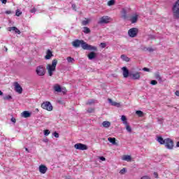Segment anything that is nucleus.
Instances as JSON below:
<instances>
[{
  "label": "nucleus",
  "instance_id": "f257e3e1",
  "mask_svg": "<svg viewBox=\"0 0 179 179\" xmlns=\"http://www.w3.org/2000/svg\"><path fill=\"white\" fill-rule=\"evenodd\" d=\"M72 45L75 48L81 47L83 50H87L88 51H97V47L87 44L83 40L76 39L72 42Z\"/></svg>",
  "mask_w": 179,
  "mask_h": 179
},
{
  "label": "nucleus",
  "instance_id": "f03ea898",
  "mask_svg": "<svg viewBox=\"0 0 179 179\" xmlns=\"http://www.w3.org/2000/svg\"><path fill=\"white\" fill-rule=\"evenodd\" d=\"M57 64H58V60L54 59L52 62V64L47 65L46 69L49 76H52V75H54V72H55V69H57Z\"/></svg>",
  "mask_w": 179,
  "mask_h": 179
},
{
  "label": "nucleus",
  "instance_id": "7ed1b4c3",
  "mask_svg": "<svg viewBox=\"0 0 179 179\" xmlns=\"http://www.w3.org/2000/svg\"><path fill=\"white\" fill-rule=\"evenodd\" d=\"M173 17L179 19V0H178L172 8Z\"/></svg>",
  "mask_w": 179,
  "mask_h": 179
},
{
  "label": "nucleus",
  "instance_id": "20e7f679",
  "mask_svg": "<svg viewBox=\"0 0 179 179\" xmlns=\"http://www.w3.org/2000/svg\"><path fill=\"white\" fill-rule=\"evenodd\" d=\"M36 72L38 76H44V75H45V67L43 65L38 66L36 67Z\"/></svg>",
  "mask_w": 179,
  "mask_h": 179
},
{
  "label": "nucleus",
  "instance_id": "39448f33",
  "mask_svg": "<svg viewBox=\"0 0 179 179\" xmlns=\"http://www.w3.org/2000/svg\"><path fill=\"white\" fill-rule=\"evenodd\" d=\"M164 145L166 149H169V150H171L174 148V141H173V140H171V138H166Z\"/></svg>",
  "mask_w": 179,
  "mask_h": 179
},
{
  "label": "nucleus",
  "instance_id": "423d86ee",
  "mask_svg": "<svg viewBox=\"0 0 179 179\" xmlns=\"http://www.w3.org/2000/svg\"><path fill=\"white\" fill-rule=\"evenodd\" d=\"M41 107L42 108H43V110H47V111H52V108H53L52 105L50 101L43 102L41 104Z\"/></svg>",
  "mask_w": 179,
  "mask_h": 179
},
{
  "label": "nucleus",
  "instance_id": "0eeeda50",
  "mask_svg": "<svg viewBox=\"0 0 179 179\" xmlns=\"http://www.w3.org/2000/svg\"><path fill=\"white\" fill-rule=\"evenodd\" d=\"M111 21V17L108 16H103L100 18L99 21L98 22V24H107V23H110Z\"/></svg>",
  "mask_w": 179,
  "mask_h": 179
},
{
  "label": "nucleus",
  "instance_id": "6e6552de",
  "mask_svg": "<svg viewBox=\"0 0 179 179\" xmlns=\"http://www.w3.org/2000/svg\"><path fill=\"white\" fill-rule=\"evenodd\" d=\"M75 149L78 150H87V145L82 143H76L74 145Z\"/></svg>",
  "mask_w": 179,
  "mask_h": 179
},
{
  "label": "nucleus",
  "instance_id": "1a4fd4ad",
  "mask_svg": "<svg viewBox=\"0 0 179 179\" xmlns=\"http://www.w3.org/2000/svg\"><path fill=\"white\" fill-rule=\"evenodd\" d=\"M138 28H131L129 30L128 34L129 37L134 38L138 35Z\"/></svg>",
  "mask_w": 179,
  "mask_h": 179
},
{
  "label": "nucleus",
  "instance_id": "9d476101",
  "mask_svg": "<svg viewBox=\"0 0 179 179\" xmlns=\"http://www.w3.org/2000/svg\"><path fill=\"white\" fill-rule=\"evenodd\" d=\"M121 17L124 20H127L128 19V9L122 8L121 11Z\"/></svg>",
  "mask_w": 179,
  "mask_h": 179
},
{
  "label": "nucleus",
  "instance_id": "9b49d317",
  "mask_svg": "<svg viewBox=\"0 0 179 179\" xmlns=\"http://www.w3.org/2000/svg\"><path fill=\"white\" fill-rule=\"evenodd\" d=\"M14 86L15 92H17V93H19L20 94H22L23 92V88H22V86H20V85L17 83H15Z\"/></svg>",
  "mask_w": 179,
  "mask_h": 179
},
{
  "label": "nucleus",
  "instance_id": "f8f14e48",
  "mask_svg": "<svg viewBox=\"0 0 179 179\" xmlns=\"http://www.w3.org/2000/svg\"><path fill=\"white\" fill-rule=\"evenodd\" d=\"M130 77L134 80H139L141 79V73H130Z\"/></svg>",
  "mask_w": 179,
  "mask_h": 179
},
{
  "label": "nucleus",
  "instance_id": "ddd939ff",
  "mask_svg": "<svg viewBox=\"0 0 179 179\" xmlns=\"http://www.w3.org/2000/svg\"><path fill=\"white\" fill-rule=\"evenodd\" d=\"M122 71H123L122 73L124 78H128V76H130L131 73H129V70H128L127 66L122 67Z\"/></svg>",
  "mask_w": 179,
  "mask_h": 179
},
{
  "label": "nucleus",
  "instance_id": "4468645a",
  "mask_svg": "<svg viewBox=\"0 0 179 179\" xmlns=\"http://www.w3.org/2000/svg\"><path fill=\"white\" fill-rule=\"evenodd\" d=\"M47 170H48V169L45 165H41L39 166V171L41 174H45V173H47Z\"/></svg>",
  "mask_w": 179,
  "mask_h": 179
},
{
  "label": "nucleus",
  "instance_id": "2eb2a0df",
  "mask_svg": "<svg viewBox=\"0 0 179 179\" xmlns=\"http://www.w3.org/2000/svg\"><path fill=\"white\" fill-rule=\"evenodd\" d=\"M52 57H54V55H52V52H51L50 50H48L46 55L45 56V59H51Z\"/></svg>",
  "mask_w": 179,
  "mask_h": 179
},
{
  "label": "nucleus",
  "instance_id": "dca6fc26",
  "mask_svg": "<svg viewBox=\"0 0 179 179\" xmlns=\"http://www.w3.org/2000/svg\"><path fill=\"white\" fill-rule=\"evenodd\" d=\"M22 117H24V118H29V117H31V113L27 110H25L22 112Z\"/></svg>",
  "mask_w": 179,
  "mask_h": 179
},
{
  "label": "nucleus",
  "instance_id": "f3484780",
  "mask_svg": "<svg viewBox=\"0 0 179 179\" xmlns=\"http://www.w3.org/2000/svg\"><path fill=\"white\" fill-rule=\"evenodd\" d=\"M54 90H55V92H57V93H61L62 92V88H61V85L56 84L54 86Z\"/></svg>",
  "mask_w": 179,
  "mask_h": 179
},
{
  "label": "nucleus",
  "instance_id": "a211bd4d",
  "mask_svg": "<svg viewBox=\"0 0 179 179\" xmlns=\"http://www.w3.org/2000/svg\"><path fill=\"white\" fill-rule=\"evenodd\" d=\"M108 102L111 103V106H114L115 107H120V103L113 101V99H108Z\"/></svg>",
  "mask_w": 179,
  "mask_h": 179
},
{
  "label": "nucleus",
  "instance_id": "6ab92c4d",
  "mask_svg": "<svg viewBox=\"0 0 179 179\" xmlns=\"http://www.w3.org/2000/svg\"><path fill=\"white\" fill-rule=\"evenodd\" d=\"M102 125L104 128H110V127H111V122L108 121H104L102 122Z\"/></svg>",
  "mask_w": 179,
  "mask_h": 179
},
{
  "label": "nucleus",
  "instance_id": "aec40b11",
  "mask_svg": "<svg viewBox=\"0 0 179 179\" xmlns=\"http://www.w3.org/2000/svg\"><path fill=\"white\" fill-rule=\"evenodd\" d=\"M138 15H135L134 16H132L131 17L130 21L131 22V23H136L138 22Z\"/></svg>",
  "mask_w": 179,
  "mask_h": 179
},
{
  "label": "nucleus",
  "instance_id": "412c9836",
  "mask_svg": "<svg viewBox=\"0 0 179 179\" xmlns=\"http://www.w3.org/2000/svg\"><path fill=\"white\" fill-rule=\"evenodd\" d=\"M157 142L160 143V145H164L166 143V139H163L162 136L157 137Z\"/></svg>",
  "mask_w": 179,
  "mask_h": 179
},
{
  "label": "nucleus",
  "instance_id": "4be33fe9",
  "mask_svg": "<svg viewBox=\"0 0 179 179\" xmlns=\"http://www.w3.org/2000/svg\"><path fill=\"white\" fill-rule=\"evenodd\" d=\"M89 59H94L96 58V53L94 52H91L88 55H87Z\"/></svg>",
  "mask_w": 179,
  "mask_h": 179
},
{
  "label": "nucleus",
  "instance_id": "5701e85b",
  "mask_svg": "<svg viewBox=\"0 0 179 179\" xmlns=\"http://www.w3.org/2000/svg\"><path fill=\"white\" fill-rule=\"evenodd\" d=\"M108 142L112 143V145H117V142L115 141V138L109 137L108 138Z\"/></svg>",
  "mask_w": 179,
  "mask_h": 179
},
{
  "label": "nucleus",
  "instance_id": "b1692460",
  "mask_svg": "<svg viewBox=\"0 0 179 179\" xmlns=\"http://www.w3.org/2000/svg\"><path fill=\"white\" fill-rule=\"evenodd\" d=\"M121 59L126 62H129V61H131V59H129V57H127L125 55H122Z\"/></svg>",
  "mask_w": 179,
  "mask_h": 179
},
{
  "label": "nucleus",
  "instance_id": "393cba45",
  "mask_svg": "<svg viewBox=\"0 0 179 179\" xmlns=\"http://www.w3.org/2000/svg\"><path fill=\"white\" fill-rule=\"evenodd\" d=\"M132 158L130 155H124L122 158V160H124L125 162H131Z\"/></svg>",
  "mask_w": 179,
  "mask_h": 179
},
{
  "label": "nucleus",
  "instance_id": "a878e982",
  "mask_svg": "<svg viewBox=\"0 0 179 179\" xmlns=\"http://www.w3.org/2000/svg\"><path fill=\"white\" fill-rule=\"evenodd\" d=\"M155 79H157V80H159V82L162 81V76H160V73H159V72L155 73Z\"/></svg>",
  "mask_w": 179,
  "mask_h": 179
},
{
  "label": "nucleus",
  "instance_id": "bb28decb",
  "mask_svg": "<svg viewBox=\"0 0 179 179\" xmlns=\"http://www.w3.org/2000/svg\"><path fill=\"white\" fill-rule=\"evenodd\" d=\"M83 31V33H85V34H89V33H90V29H89V27H84Z\"/></svg>",
  "mask_w": 179,
  "mask_h": 179
},
{
  "label": "nucleus",
  "instance_id": "cd10ccee",
  "mask_svg": "<svg viewBox=\"0 0 179 179\" xmlns=\"http://www.w3.org/2000/svg\"><path fill=\"white\" fill-rule=\"evenodd\" d=\"M121 120L124 125H127V124H128V122L127 121V117L125 115H122Z\"/></svg>",
  "mask_w": 179,
  "mask_h": 179
},
{
  "label": "nucleus",
  "instance_id": "c85d7f7f",
  "mask_svg": "<svg viewBox=\"0 0 179 179\" xmlns=\"http://www.w3.org/2000/svg\"><path fill=\"white\" fill-rule=\"evenodd\" d=\"M125 125H126V129H127V132H129V133L132 132V129L131 128V126H129V124H128V123H127V124H125Z\"/></svg>",
  "mask_w": 179,
  "mask_h": 179
},
{
  "label": "nucleus",
  "instance_id": "c756f323",
  "mask_svg": "<svg viewBox=\"0 0 179 179\" xmlns=\"http://www.w3.org/2000/svg\"><path fill=\"white\" fill-rule=\"evenodd\" d=\"M67 62L71 64H73V62H75V59L71 57H67Z\"/></svg>",
  "mask_w": 179,
  "mask_h": 179
},
{
  "label": "nucleus",
  "instance_id": "7c9ffc66",
  "mask_svg": "<svg viewBox=\"0 0 179 179\" xmlns=\"http://www.w3.org/2000/svg\"><path fill=\"white\" fill-rule=\"evenodd\" d=\"M136 114L138 115V117H143V112L142 110H136Z\"/></svg>",
  "mask_w": 179,
  "mask_h": 179
},
{
  "label": "nucleus",
  "instance_id": "2f4dec72",
  "mask_svg": "<svg viewBox=\"0 0 179 179\" xmlns=\"http://www.w3.org/2000/svg\"><path fill=\"white\" fill-rule=\"evenodd\" d=\"M94 102H95V101L94 99H90V100L87 101L86 104L87 106H91V104H94Z\"/></svg>",
  "mask_w": 179,
  "mask_h": 179
},
{
  "label": "nucleus",
  "instance_id": "473e14b6",
  "mask_svg": "<svg viewBox=\"0 0 179 179\" xmlns=\"http://www.w3.org/2000/svg\"><path fill=\"white\" fill-rule=\"evenodd\" d=\"M115 3V0H110L108 2V6H113Z\"/></svg>",
  "mask_w": 179,
  "mask_h": 179
},
{
  "label": "nucleus",
  "instance_id": "72a5a7b5",
  "mask_svg": "<svg viewBox=\"0 0 179 179\" xmlns=\"http://www.w3.org/2000/svg\"><path fill=\"white\" fill-rule=\"evenodd\" d=\"M12 96L10 95H6L3 96V100H12Z\"/></svg>",
  "mask_w": 179,
  "mask_h": 179
},
{
  "label": "nucleus",
  "instance_id": "f704fd0d",
  "mask_svg": "<svg viewBox=\"0 0 179 179\" xmlns=\"http://www.w3.org/2000/svg\"><path fill=\"white\" fill-rule=\"evenodd\" d=\"M8 31H15L16 30V27H10L8 28Z\"/></svg>",
  "mask_w": 179,
  "mask_h": 179
},
{
  "label": "nucleus",
  "instance_id": "c9c22d12",
  "mask_svg": "<svg viewBox=\"0 0 179 179\" xmlns=\"http://www.w3.org/2000/svg\"><path fill=\"white\" fill-rule=\"evenodd\" d=\"M82 24H83V26H86V25L89 24V20H83L82 22Z\"/></svg>",
  "mask_w": 179,
  "mask_h": 179
},
{
  "label": "nucleus",
  "instance_id": "e433bc0d",
  "mask_svg": "<svg viewBox=\"0 0 179 179\" xmlns=\"http://www.w3.org/2000/svg\"><path fill=\"white\" fill-rule=\"evenodd\" d=\"M50 130H48V129L44 130L45 136H48V135H50Z\"/></svg>",
  "mask_w": 179,
  "mask_h": 179
},
{
  "label": "nucleus",
  "instance_id": "4c0bfd02",
  "mask_svg": "<svg viewBox=\"0 0 179 179\" xmlns=\"http://www.w3.org/2000/svg\"><path fill=\"white\" fill-rule=\"evenodd\" d=\"M155 38H156V36L155 35L148 36V40H155Z\"/></svg>",
  "mask_w": 179,
  "mask_h": 179
},
{
  "label": "nucleus",
  "instance_id": "58836bf2",
  "mask_svg": "<svg viewBox=\"0 0 179 179\" xmlns=\"http://www.w3.org/2000/svg\"><path fill=\"white\" fill-rule=\"evenodd\" d=\"M94 111V108H88L87 110V113H93Z\"/></svg>",
  "mask_w": 179,
  "mask_h": 179
},
{
  "label": "nucleus",
  "instance_id": "ea45409f",
  "mask_svg": "<svg viewBox=\"0 0 179 179\" xmlns=\"http://www.w3.org/2000/svg\"><path fill=\"white\" fill-rule=\"evenodd\" d=\"M126 171H127V169L125 168H123L122 169L120 170V173L125 174Z\"/></svg>",
  "mask_w": 179,
  "mask_h": 179
},
{
  "label": "nucleus",
  "instance_id": "a19ab883",
  "mask_svg": "<svg viewBox=\"0 0 179 179\" xmlns=\"http://www.w3.org/2000/svg\"><path fill=\"white\" fill-rule=\"evenodd\" d=\"M16 16H20L22 15V11L19 10L18 9L15 12Z\"/></svg>",
  "mask_w": 179,
  "mask_h": 179
},
{
  "label": "nucleus",
  "instance_id": "79ce46f5",
  "mask_svg": "<svg viewBox=\"0 0 179 179\" xmlns=\"http://www.w3.org/2000/svg\"><path fill=\"white\" fill-rule=\"evenodd\" d=\"M146 51H148L149 52H153L155 50H153L152 48H146Z\"/></svg>",
  "mask_w": 179,
  "mask_h": 179
},
{
  "label": "nucleus",
  "instance_id": "37998d69",
  "mask_svg": "<svg viewBox=\"0 0 179 179\" xmlns=\"http://www.w3.org/2000/svg\"><path fill=\"white\" fill-rule=\"evenodd\" d=\"M157 121L159 124H163V121H164V119L163 118H157Z\"/></svg>",
  "mask_w": 179,
  "mask_h": 179
},
{
  "label": "nucleus",
  "instance_id": "c03bdc74",
  "mask_svg": "<svg viewBox=\"0 0 179 179\" xmlns=\"http://www.w3.org/2000/svg\"><path fill=\"white\" fill-rule=\"evenodd\" d=\"M150 84L153 85H157V81H156L155 80H151Z\"/></svg>",
  "mask_w": 179,
  "mask_h": 179
},
{
  "label": "nucleus",
  "instance_id": "a18cd8bd",
  "mask_svg": "<svg viewBox=\"0 0 179 179\" xmlns=\"http://www.w3.org/2000/svg\"><path fill=\"white\" fill-rule=\"evenodd\" d=\"M54 137L55 138H59V134H58L57 131L54 133Z\"/></svg>",
  "mask_w": 179,
  "mask_h": 179
},
{
  "label": "nucleus",
  "instance_id": "49530a36",
  "mask_svg": "<svg viewBox=\"0 0 179 179\" xmlns=\"http://www.w3.org/2000/svg\"><path fill=\"white\" fill-rule=\"evenodd\" d=\"M100 45H101V48H106V43H101Z\"/></svg>",
  "mask_w": 179,
  "mask_h": 179
},
{
  "label": "nucleus",
  "instance_id": "de8ad7c7",
  "mask_svg": "<svg viewBox=\"0 0 179 179\" xmlns=\"http://www.w3.org/2000/svg\"><path fill=\"white\" fill-rule=\"evenodd\" d=\"M143 71H144L145 72H150V69H148L146 67H144L143 69Z\"/></svg>",
  "mask_w": 179,
  "mask_h": 179
},
{
  "label": "nucleus",
  "instance_id": "09e8293b",
  "mask_svg": "<svg viewBox=\"0 0 179 179\" xmlns=\"http://www.w3.org/2000/svg\"><path fill=\"white\" fill-rule=\"evenodd\" d=\"M14 31L15 33H17V34H20V30H19V29H17V27L15 28V30Z\"/></svg>",
  "mask_w": 179,
  "mask_h": 179
},
{
  "label": "nucleus",
  "instance_id": "8fccbe9b",
  "mask_svg": "<svg viewBox=\"0 0 179 179\" xmlns=\"http://www.w3.org/2000/svg\"><path fill=\"white\" fill-rule=\"evenodd\" d=\"M99 160H101L102 162H106V157H99Z\"/></svg>",
  "mask_w": 179,
  "mask_h": 179
},
{
  "label": "nucleus",
  "instance_id": "3c124183",
  "mask_svg": "<svg viewBox=\"0 0 179 179\" xmlns=\"http://www.w3.org/2000/svg\"><path fill=\"white\" fill-rule=\"evenodd\" d=\"M141 179H150V177L148 176H143Z\"/></svg>",
  "mask_w": 179,
  "mask_h": 179
},
{
  "label": "nucleus",
  "instance_id": "603ef678",
  "mask_svg": "<svg viewBox=\"0 0 179 179\" xmlns=\"http://www.w3.org/2000/svg\"><path fill=\"white\" fill-rule=\"evenodd\" d=\"M31 13H36V8H32L31 10H30Z\"/></svg>",
  "mask_w": 179,
  "mask_h": 179
},
{
  "label": "nucleus",
  "instance_id": "864d4df0",
  "mask_svg": "<svg viewBox=\"0 0 179 179\" xmlns=\"http://www.w3.org/2000/svg\"><path fill=\"white\" fill-rule=\"evenodd\" d=\"M11 122H13L14 124L16 123V119L15 117L11 118Z\"/></svg>",
  "mask_w": 179,
  "mask_h": 179
},
{
  "label": "nucleus",
  "instance_id": "5fc2aeb1",
  "mask_svg": "<svg viewBox=\"0 0 179 179\" xmlns=\"http://www.w3.org/2000/svg\"><path fill=\"white\" fill-rule=\"evenodd\" d=\"M72 8H73L74 10H76V5L72 4Z\"/></svg>",
  "mask_w": 179,
  "mask_h": 179
},
{
  "label": "nucleus",
  "instance_id": "6e6d98bb",
  "mask_svg": "<svg viewBox=\"0 0 179 179\" xmlns=\"http://www.w3.org/2000/svg\"><path fill=\"white\" fill-rule=\"evenodd\" d=\"M6 15H10L12 13V11L10 10H6Z\"/></svg>",
  "mask_w": 179,
  "mask_h": 179
},
{
  "label": "nucleus",
  "instance_id": "4d7b16f0",
  "mask_svg": "<svg viewBox=\"0 0 179 179\" xmlns=\"http://www.w3.org/2000/svg\"><path fill=\"white\" fill-rule=\"evenodd\" d=\"M1 2H2V3H6V2L8 1V0H0Z\"/></svg>",
  "mask_w": 179,
  "mask_h": 179
},
{
  "label": "nucleus",
  "instance_id": "13d9d810",
  "mask_svg": "<svg viewBox=\"0 0 179 179\" xmlns=\"http://www.w3.org/2000/svg\"><path fill=\"white\" fill-rule=\"evenodd\" d=\"M176 96H178L179 97V91H176L175 92Z\"/></svg>",
  "mask_w": 179,
  "mask_h": 179
},
{
  "label": "nucleus",
  "instance_id": "bf43d9fd",
  "mask_svg": "<svg viewBox=\"0 0 179 179\" xmlns=\"http://www.w3.org/2000/svg\"><path fill=\"white\" fill-rule=\"evenodd\" d=\"M154 175L155 176V178H157V176H158V175H157V173L155 172V173H154Z\"/></svg>",
  "mask_w": 179,
  "mask_h": 179
},
{
  "label": "nucleus",
  "instance_id": "052dcab7",
  "mask_svg": "<svg viewBox=\"0 0 179 179\" xmlns=\"http://www.w3.org/2000/svg\"><path fill=\"white\" fill-rule=\"evenodd\" d=\"M3 92H2V91L0 90V96H3Z\"/></svg>",
  "mask_w": 179,
  "mask_h": 179
},
{
  "label": "nucleus",
  "instance_id": "680f3d73",
  "mask_svg": "<svg viewBox=\"0 0 179 179\" xmlns=\"http://www.w3.org/2000/svg\"><path fill=\"white\" fill-rule=\"evenodd\" d=\"M176 148H179V141L176 143Z\"/></svg>",
  "mask_w": 179,
  "mask_h": 179
},
{
  "label": "nucleus",
  "instance_id": "e2e57ef3",
  "mask_svg": "<svg viewBox=\"0 0 179 179\" xmlns=\"http://www.w3.org/2000/svg\"><path fill=\"white\" fill-rule=\"evenodd\" d=\"M4 48H5L6 51H8V48L4 47Z\"/></svg>",
  "mask_w": 179,
  "mask_h": 179
},
{
  "label": "nucleus",
  "instance_id": "0e129e2a",
  "mask_svg": "<svg viewBox=\"0 0 179 179\" xmlns=\"http://www.w3.org/2000/svg\"><path fill=\"white\" fill-rule=\"evenodd\" d=\"M25 150H26L27 152H29V148H25Z\"/></svg>",
  "mask_w": 179,
  "mask_h": 179
},
{
  "label": "nucleus",
  "instance_id": "69168bd1",
  "mask_svg": "<svg viewBox=\"0 0 179 179\" xmlns=\"http://www.w3.org/2000/svg\"><path fill=\"white\" fill-rule=\"evenodd\" d=\"M66 179H71V178H69V177H66Z\"/></svg>",
  "mask_w": 179,
  "mask_h": 179
},
{
  "label": "nucleus",
  "instance_id": "338daca9",
  "mask_svg": "<svg viewBox=\"0 0 179 179\" xmlns=\"http://www.w3.org/2000/svg\"><path fill=\"white\" fill-rule=\"evenodd\" d=\"M0 29H1V27H0Z\"/></svg>",
  "mask_w": 179,
  "mask_h": 179
}]
</instances>
